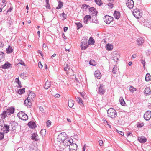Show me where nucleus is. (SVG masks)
<instances>
[{
  "instance_id": "obj_44",
  "label": "nucleus",
  "mask_w": 151,
  "mask_h": 151,
  "mask_svg": "<svg viewBox=\"0 0 151 151\" xmlns=\"http://www.w3.org/2000/svg\"><path fill=\"white\" fill-rule=\"evenodd\" d=\"M117 66L116 65H114V68L112 70V72L114 73L115 74L116 73V71L117 70Z\"/></svg>"
},
{
  "instance_id": "obj_63",
  "label": "nucleus",
  "mask_w": 151,
  "mask_h": 151,
  "mask_svg": "<svg viewBox=\"0 0 151 151\" xmlns=\"http://www.w3.org/2000/svg\"><path fill=\"white\" fill-rule=\"evenodd\" d=\"M68 29V28L67 27H64V29H63L64 31V32H66L67 30Z\"/></svg>"
},
{
  "instance_id": "obj_15",
  "label": "nucleus",
  "mask_w": 151,
  "mask_h": 151,
  "mask_svg": "<svg viewBox=\"0 0 151 151\" xmlns=\"http://www.w3.org/2000/svg\"><path fill=\"white\" fill-rule=\"evenodd\" d=\"M14 108L13 107H9L7 109L6 112L8 115L13 114L14 112Z\"/></svg>"
},
{
  "instance_id": "obj_41",
  "label": "nucleus",
  "mask_w": 151,
  "mask_h": 151,
  "mask_svg": "<svg viewBox=\"0 0 151 151\" xmlns=\"http://www.w3.org/2000/svg\"><path fill=\"white\" fill-rule=\"evenodd\" d=\"M144 124L142 123L138 122L137 123V126L138 127H141L144 125Z\"/></svg>"
},
{
  "instance_id": "obj_64",
  "label": "nucleus",
  "mask_w": 151,
  "mask_h": 151,
  "mask_svg": "<svg viewBox=\"0 0 151 151\" xmlns=\"http://www.w3.org/2000/svg\"><path fill=\"white\" fill-rule=\"evenodd\" d=\"M83 6H84V7H85L86 8H88L89 7V5L86 4H85Z\"/></svg>"
},
{
  "instance_id": "obj_57",
  "label": "nucleus",
  "mask_w": 151,
  "mask_h": 151,
  "mask_svg": "<svg viewBox=\"0 0 151 151\" xmlns=\"http://www.w3.org/2000/svg\"><path fill=\"white\" fill-rule=\"evenodd\" d=\"M17 83L18 85V88H21L22 87V86H21V83L20 81H19V82L18 83Z\"/></svg>"
},
{
  "instance_id": "obj_20",
  "label": "nucleus",
  "mask_w": 151,
  "mask_h": 151,
  "mask_svg": "<svg viewBox=\"0 0 151 151\" xmlns=\"http://www.w3.org/2000/svg\"><path fill=\"white\" fill-rule=\"evenodd\" d=\"M10 124H11V127L13 130H15L16 127L18 125V123L14 121H11Z\"/></svg>"
},
{
  "instance_id": "obj_22",
  "label": "nucleus",
  "mask_w": 151,
  "mask_h": 151,
  "mask_svg": "<svg viewBox=\"0 0 151 151\" xmlns=\"http://www.w3.org/2000/svg\"><path fill=\"white\" fill-rule=\"evenodd\" d=\"M28 125L29 127L31 128L32 129L35 128L36 126L35 122L31 121L29 122L28 123Z\"/></svg>"
},
{
  "instance_id": "obj_35",
  "label": "nucleus",
  "mask_w": 151,
  "mask_h": 151,
  "mask_svg": "<svg viewBox=\"0 0 151 151\" xmlns=\"http://www.w3.org/2000/svg\"><path fill=\"white\" fill-rule=\"evenodd\" d=\"M109 1H110V2H109L108 4V5L110 8L111 9L113 8V3L114 1V0H108Z\"/></svg>"
},
{
  "instance_id": "obj_39",
  "label": "nucleus",
  "mask_w": 151,
  "mask_h": 151,
  "mask_svg": "<svg viewBox=\"0 0 151 151\" xmlns=\"http://www.w3.org/2000/svg\"><path fill=\"white\" fill-rule=\"evenodd\" d=\"M25 92V88L20 89L19 90L18 93L20 94H22Z\"/></svg>"
},
{
  "instance_id": "obj_3",
  "label": "nucleus",
  "mask_w": 151,
  "mask_h": 151,
  "mask_svg": "<svg viewBox=\"0 0 151 151\" xmlns=\"http://www.w3.org/2000/svg\"><path fill=\"white\" fill-rule=\"evenodd\" d=\"M108 116L112 119L115 118L117 116V113L115 110L113 108H110L107 111Z\"/></svg>"
},
{
  "instance_id": "obj_18",
  "label": "nucleus",
  "mask_w": 151,
  "mask_h": 151,
  "mask_svg": "<svg viewBox=\"0 0 151 151\" xmlns=\"http://www.w3.org/2000/svg\"><path fill=\"white\" fill-rule=\"evenodd\" d=\"M31 139L35 141H37L39 139L38 135L37 133H34L32 134Z\"/></svg>"
},
{
  "instance_id": "obj_61",
  "label": "nucleus",
  "mask_w": 151,
  "mask_h": 151,
  "mask_svg": "<svg viewBox=\"0 0 151 151\" xmlns=\"http://www.w3.org/2000/svg\"><path fill=\"white\" fill-rule=\"evenodd\" d=\"M60 97V95L59 94H58V93L56 94L55 95V98H58Z\"/></svg>"
},
{
  "instance_id": "obj_47",
  "label": "nucleus",
  "mask_w": 151,
  "mask_h": 151,
  "mask_svg": "<svg viewBox=\"0 0 151 151\" xmlns=\"http://www.w3.org/2000/svg\"><path fill=\"white\" fill-rule=\"evenodd\" d=\"M64 69L65 71H68L69 70L68 66L67 64H66V66H65L64 68Z\"/></svg>"
},
{
  "instance_id": "obj_28",
  "label": "nucleus",
  "mask_w": 151,
  "mask_h": 151,
  "mask_svg": "<svg viewBox=\"0 0 151 151\" xmlns=\"http://www.w3.org/2000/svg\"><path fill=\"white\" fill-rule=\"evenodd\" d=\"M144 93L146 94H150L151 93L150 89L149 87H147L144 91Z\"/></svg>"
},
{
  "instance_id": "obj_38",
  "label": "nucleus",
  "mask_w": 151,
  "mask_h": 151,
  "mask_svg": "<svg viewBox=\"0 0 151 151\" xmlns=\"http://www.w3.org/2000/svg\"><path fill=\"white\" fill-rule=\"evenodd\" d=\"M40 134L42 137L45 136L46 133V130L45 129H42L40 131Z\"/></svg>"
},
{
  "instance_id": "obj_23",
  "label": "nucleus",
  "mask_w": 151,
  "mask_h": 151,
  "mask_svg": "<svg viewBox=\"0 0 151 151\" xmlns=\"http://www.w3.org/2000/svg\"><path fill=\"white\" fill-rule=\"evenodd\" d=\"M89 11L90 12H92V13L93 16L96 15L97 12L96 11V9L94 7L90 8L89 9Z\"/></svg>"
},
{
  "instance_id": "obj_43",
  "label": "nucleus",
  "mask_w": 151,
  "mask_h": 151,
  "mask_svg": "<svg viewBox=\"0 0 151 151\" xmlns=\"http://www.w3.org/2000/svg\"><path fill=\"white\" fill-rule=\"evenodd\" d=\"M101 74L99 70L96 71L94 73V76H101Z\"/></svg>"
},
{
  "instance_id": "obj_56",
  "label": "nucleus",
  "mask_w": 151,
  "mask_h": 151,
  "mask_svg": "<svg viewBox=\"0 0 151 151\" xmlns=\"http://www.w3.org/2000/svg\"><path fill=\"white\" fill-rule=\"evenodd\" d=\"M19 64H20L21 65H23V66H25V65L24 63V62L22 61V60H21V62H19L18 63Z\"/></svg>"
},
{
  "instance_id": "obj_48",
  "label": "nucleus",
  "mask_w": 151,
  "mask_h": 151,
  "mask_svg": "<svg viewBox=\"0 0 151 151\" xmlns=\"http://www.w3.org/2000/svg\"><path fill=\"white\" fill-rule=\"evenodd\" d=\"M77 25L78 28H81L82 27V24L80 23H78L77 24Z\"/></svg>"
},
{
  "instance_id": "obj_26",
  "label": "nucleus",
  "mask_w": 151,
  "mask_h": 151,
  "mask_svg": "<svg viewBox=\"0 0 151 151\" xmlns=\"http://www.w3.org/2000/svg\"><path fill=\"white\" fill-rule=\"evenodd\" d=\"M144 40L142 37L138 38L137 40V43L138 45H140L144 42Z\"/></svg>"
},
{
  "instance_id": "obj_31",
  "label": "nucleus",
  "mask_w": 151,
  "mask_h": 151,
  "mask_svg": "<svg viewBox=\"0 0 151 151\" xmlns=\"http://www.w3.org/2000/svg\"><path fill=\"white\" fill-rule=\"evenodd\" d=\"M13 50L12 47L10 46H9L8 48H6V51L7 53H11L13 52Z\"/></svg>"
},
{
  "instance_id": "obj_13",
  "label": "nucleus",
  "mask_w": 151,
  "mask_h": 151,
  "mask_svg": "<svg viewBox=\"0 0 151 151\" xmlns=\"http://www.w3.org/2000/svg\"><path fill=\"white\" fill-rule=\"evenodd\" d=\"M77 148V145L74 143H72L69 147L70 151H76Z\"/></svg>"
},
{
  "instance_id": "obj_4",
  "label": "nucleus",
  "mask_w": 151,
  "mask_h": 151,
  "mask_svg": "<svg viewBox=\"0 0 151 151\" xmlns=\"http://www.w3.org/2000/svg\"><path fill=\"white\" fill-rule=\"evenodd\" d=\"M67 135L65 132H62L59 134L57 138V141L60 142H62L67 139Z\"/></svg>"
},
{
  "instance_id": "obj_6",
  "label": "nucleus",
  "mask_w": 151,
  "mask_h": 151,
  "mask_svg": "<svg viewBox=\"0 0 151 151\" xmlns=\"http://www.w3.org/2000/svg\"><path fill=\"white\" fill-rule=\"evenodd\" d=\"M17 116L22 120H26L28 119V116L27 114L22 111L18 113L17 114Z\"/></svg>"
},
{
  "instance_id": "obj_42",
  "label": "nucleus",
  "mask_w": 151,
  "mask_h": 151,
  "mask_svg": "<svg viewBox=\"0 0 151 151\" xmlns=\"http://www.w3.org/2000/svg\"><path fill=\"white\" fill-rule=\"evenodd\" d=\"M6 1V0H2V2L3 4H1V12L2 10V7H4L6 5V4L5 3Z\"/></svg>"
},
{
  "instance_id": "obj_21",
  "label": "nucleus",
  "mask_w": 151,
  "mask_h": 151,
  "mask_svg": "<svg viewBox=\"0 0 151 151\" xmlns=\"http://www.w3.org/2000/svg\"><path fill=\"white\" fill-rule=\"evenodd\" d=\"M138 140L141 143H144L146 142L147 139L144 137L141 136L138 137Z\"/></svg>"
},
{
  "instance_id": "obj_1",
  "label": "nucleus",
  "mask_w": 151,
  "mask_h": 151,
  "mask_svg": "<svg viewBox=\"0 0 151 151\" xmlns=\"http://www.w3.org/2000/svg\"><path fill=\"white\" fill-rule=\"evenodd\" d=\"M29 93L28 95V97L24 101V104L28 107H30L32 105V103L30 101L35 97L36 95L33 92L30 91H29Z\"/></svg>"
},
{
  "instance_id": "obj_55",
  "label": "nucleus",
  "mask_w": 151,
  "mask_h": 151,
  "mask_svg": "<svg viewBox=\"0 0 151 151\" xmlns=\"http://www.w3.org/2000/svg\"><path fill=\"white\" fill-rule=\"evenodd\" d=\"M38 66L40 68H41L42 67V65L41 63L40 62L38 63Z\"/></svg>"
},
{
  "instance_id": "obj_29",
  "label": "nucleus",
  "mask_w": 151,
  "mask_h": 151,
  "mask_svg": "<svg viewBox=\"0 0 151 151\" xmlns=\"http://www.w3.org/2000/svg\"><path fill=\"white\" fill-rule=\"evenodd\" d=\"M50 82L47 81L45 82L44 86V88L46 89H47L50 87Z\"/></svg>"
},
{
  "instance_id": "obj_25",
  "label": "nucleus",
  "mask_w": 151,
  "mask_h": 151,
  "mask_svg": "<svg viewBox=\"0 0 151 151\" xmlns=\"http://www.w3.org/2000/svg\"><path fill=\"white\" fill-rule=\"evenodd\" d=\"M91 17L89 15H86L84 18V22L86 24L89 19H91Z\"/></svg>"
},
{
  "instance_id": "obj_9",
  "label": "nucleus",
  "mask_w": 151,
  "mask_h": 151,
  "mask_svg": "<svg viewBox=\"0 0 151 151\" xmlns=\"http://www.w3.org/2000/svg\"><path fill=\"white\" fill-rule=\"evenodd\" d=\"M104 20L107 24H109L113 21V18L111 16L106 15L104 17Z\"/></svg>"
},
{
  "instance_id": "obj_17",
  "label": "nucleus",
  "mask_w": 151,
  "mask_h": 151,
  "mask_svg": "<svg viewBox=\"0 0 151 151\" xmlns=\"http://www.w3.org/2000/svg\"><path fill=\"white\" fill-rule=\"evenodd\" d=\"M120 56L119 54L116 53L114 54L112 57L113 60L116 62H117V61L119 60V58H120Z\"/></svg>"
},
{
  "instance_id": "obj_12",
  "label": "nucleus",
  "mask_w": 151,
  "mask_h": 151,
  "mask_svg": "<svg viewBox=\"0 0 151 151\" xmlns=\"http://www.w3.org/2000/svg\"><path fill=\"white\" fill-rule=\"evenodd\" d=\"M127 6L129 9H132L134 6V4L132 0H127L126 3Z\"/></svg>"
},
{
  "instance_id": "obj_60",
  "label": "nucleus",
  "mask_w": 151,
  "mask_h": 151,
  "mask_svg": "<svg viewBox=\"0 0 151 151\" xmlns=\"http://www.w3.org/2000/svg\"><path fill=\"white\" fill-rule=\"evenodd\" d=\"M38 53L40 54V55L42 56V57H43V54H42V51H41L40 50H38Z\"/></svg>"
},
{
  "instance_id": "obj_5",
  "label": "nucleus",
  "mask_w": 151,
  "mask_h": 151,
  "mask_svg": "<svg viewBox=\"0 0 151 151\" xmlns=\"http://www.w3.org/2000/svg\"><path fill=\"white\" fill-rule=\"evenodd\" d=\"M133 14L136 18H139L142 16V13L139 11L138 9H136L134 10L133 12Z\"/></svg>"
},
{
  "instance_id": "obj_62",
  "label": "nucleus",
  "mask_w": 151,
  "mask_h": 151,
  "mask_svg": "<svg viewBox=\"0 0 151 151\" xmlns=\"http://www.w3.org/2000/svg\"><path fill=\"white\" fill-rule=\"evenodd\" d=\"M86 149V144L84 145L83 147L82 148V150L83 151H85Z\"/></svg>"
},
{
  "instance_id": "obj_37",
  "label": "nucleus",
  "mask_w": 151,
  "mask_h": 151,
  "mask_svg": "<svg viewBox=\"0 0 151 151\" xmlns=\"http://www.w3.org/2000/svg\"><path fill=\"white\" fill-rule=\"evenodd\" d=\"M89 64L92 66H95L96 65V63L93 60H91L89 61Z\"/></svg>"
},
{
  "instance_id": "obj_11",
  "label": "nucleus",
  "mask_w": 151,
  "mask_h": 151,
  "mask_svg": "<svg viewBox=\"0 0 151 151\" xmlns=\"http://www.w3.org/2000/svg\"><path fill=\"white\" fill-rule=\"evenodd\" d=\"M151 117V111H147L144 114V118L147 121L149 120Z\"/></svg>"
},
{
  "instance_id": "obj_53",
  "label": "nucleus",
  "mask_w": 151,
  "mask_h": 151,
  "mask_svg": "<svg viewBox=\"0 0 151 151\" xmlns=\"http://www.w3.org/2000/svg\"><path fill=\"white\" fill-rule=\"evenodd\" d=\"M99 145L100 146H101L102 145V144L103 143V141L102 140H99Z\"/></svg>"
},
{
  "instance_id": "obj_45",
  "label": "nucleus",
  "mask_w": 151,
  "mask_h": 151,
  "mask_svg": "<svg viewBox=\"0 0 151 151\" xmlns=\"http://www.w3.org/2000/svg\"><path fill=\"white\" fill-rule=\"evenodd\" d=\"M46 124L47 127H49L51 124V121L49 120H48L46 122Z\"/></svg>"
},
{
  "instance_id": "obj_59",
  "label": "nucleus",
  "mask_w": 151,
  "mask_h": 151,
  "mask_svg": "<svg viewBox=\"0 0 151 151\" xmlns=\"http://www.w3.org/2000/svg\"><path fill=\"white\" fill-rule=\"evenodd\" d=\"M19 81H20L19 80L18 78H17L15 79V82H16V83H17Z\"/></svg>"
},
{
  "instance_id": "obj_36",
  "label": "nucleus",
  "mask_w": 151,
  "mask_h": 151,
  "mask_svg": "<svg viewBox=\"0 0 151 151\" xmlns=\"http://www.w3.org/2000/svg\"><path fill=\"white\" fill-rule=\"evenodd\" d=\"M129 89L131 92L133 93L136 90V88H134L133 86H130L129 87Z\"/></svg>"
},
{
  "instance_id": "obj_49",
  "label": "nucleus",
  "mask_w": 151,
  "mask_h": 151,
  "mask_svg": "<svg viewBox=\"0 0 151 151\" xmlns=\"http://www.w3.org/2000/svg\"><path fill=\"white\" fill-rule=\"evenodd\" d=\"M4 134L3 132H1V140H2L4 138Z\"/></svg>"
},
{
  "instance_id": "obj_30",
  "label": "nucleus",
  "mask_w": 151,
  "mask_h": 151,
  "mask_svg": "<svg viewBox=\"0 0 151 151\" xmlns=\"http://www.w3.org/2000/svg\"><path fill=\"white\" fill-rule=\"evenodd\" d=\"M106 48L108 50H111L113 48V46L111 44H108L106 45Z\"/></svg>"
},
{
  "instance_id": "obj_40",
  "label": "nucleus",
  "mask_w": 151,
  "mask_h": 151,
  "mask_svg": "<svg viewBox=\"0 0 151 151\" xmlns=\"http://www.w3.org/2000/svg\"><path fill=\"white\" fill-rule=\"evenodd\" d=\"M76 100L80 104H83V101L81 98L79 97H77L76 98Z\"/></svg>"
},
{
  "instance_id": "obj_7",
  "label": "nucleus",
  "mask_w": 151,
  "mask_h": 151,
  "mask_svg": "<svg viewBox=\"0 0 151 151\" xmlns=\"http://www.w3.org/2000/svg\"><path fill=\"white\" fill-rule=\"evenodd\" d=\"M3 123V124L1 125V126L3 127L1 129V130L3 133H7L9 131V126L5 124L4 122Z\"/></svg>"
},
{
  "instance_id": "obj_51",
  "label": "nucleus",
  "mask_w": 151,
  "mask_h": 151,
  "mask_svg": "<svg viewBox=\"0 0 151 151\" xmlns=\"http://www.w3.org/2000/svg\"><path fill=\"white\" fill-rule=\"evenodd\" d=\"M62 16L65 19H66L67 15L64 12L62 13Z\"/></svg>"
},
{
  "instance_id": "obj_2",
  "label": "nucleus",
  "mask_w": 151,
  "mask_h": 151,
  "mask_svg": "<svg viewBox=\"0 0 151 151\" xmlns=\"http://www.w3.org/2000/svg\"><path fill=\"white\" fill-rule=\"evenodd\" d=\"M88 38L87 37H84L82 40L80 45V47L82 50H85L88 47L89 43L87 40Z\"/></svg>"
},
{
  "instance_id": "obj_16",
  "label": "nucleus",
  "mask_w": 151,
  "mask_h": 151,
  "mask_svg": "<svg viewBox=\"0 0 151 151\" xmlns=\"http://www.w3.org/2000/svg\"><path fill=\"white\" fill-rule=\"evenodd\" d=\"M145 26L151 28V20L149 19L145 20L144 22Z\"/></svg>"
},
{
  "instance_id": "obj_52",
  "label": "nucleus",
  "mask_w": 151,
  "mask_h": 151,
  "mask_svg": "<svg viewBox=\"0 0 151 151\" xmlns=\"http://www.w3.org/2000/svg\"><path fill=\"white\" fill-rule=\"evenodd\" d=\"M39 109L40 111L42 113L44 112V110L43 108L41 106H39Z\"/></svg>"
},
{
  "instance_id": "obj_14",
  "label": "nucleus",
  "mask_w": 151,
  "mask_h": 151,
  "mask_svg": "<svg viewBox=\"0 0 151 151\" xmlns=\"http://www.w3.org/2000/svg\"><path fill=\"white\" fill-rule=\"evenodd\" d=\"M7 115L8 114L6 111H3L2 113L1 114V122L2 121L4 123V120H5V119L7 116Z\"/></svg>"
},
{
  "instance_id": "obj_33",
  "label": "nucleus",
  "mask_w": 151,
  "mask_h": 151,
  "mask_svg": "<svg viewBox=\"0 0 151 151\" xmlns=\"http://www.w3.org/2000/svg\"><path fill=\"white\" fill-rule=\"evenodd\" d=\"M96 4L99 6L102 5L103 4L102 1L101 0H94Z\"/></svg>"
},
{
  "instance_id": "obj_32",
  "label": "nucleus",
  "mask_w": 151,
  "mask_h": 151,
  "mask_svg": "<svg viewBox=\"0 0 151 151\" xmlns=\"http://www.w3.org/2000/svg\"><path fill=\"white\" fill-rule=\"evenodd\" d=\"M119 101L120 104L122 106H124L125 104V103L124 101L123 97H120L119 99Z\"/></svg>"
},
{
  "instance_id": "obj_46",
  "label": "nucleus",
  "mask_w": 151,
  "mask_h": 151,
  "mask_svg": "<svg viewBox=\"0 0 151 151\" xmlns=\"http://www.w3.org/2000/svg\"><path fill=\"white\" fill-rule=\"evenodd\" d=\"M151 76H145V80L147 81H148L150 80Z\"/></svg>"
},
{
  "instance_id": "obj_27",
  "label": "nucleus",
  "mask_w": 151,
  "mask_h": 151,
  "mask_svg": "<svg viewBox=\"0 0 151 151\" xmlns=\"http://www.w3.org/2000/svg\"><path fill=\"white\" fill-rule=\"evenodd\" d=\"M74 101L72 100H69L68 102V106L70 108H72L74 105Z\"/></svg>"
},
{
  "instance_id": "obj_50",
  "label": "nucleus",
  "mask_w": 151,
  "mask_h": 151,
  "mask_svg": "<svg viewBox=\"0 0 151 151\" xmlns=\"http://www.w3.org/2000/svg\"><path fill=\"white\" fill-rule=\"evenodd\" d=\"M117 132L120 135H121L122 136H124V133L123 132H122L121 131H119L118 130H117Z\"/></svg>"
},
{
  "instance_id": "obj_24",
  "label": "nucleus",
  "mask_w": 151,
  "mask_h": 151,
  "mask_svg": "<svg viewBox=\"0 0 151 151\" xmlns=\"http://www.w3.org/2000/svg\"><path fill=\"white\" fill-rule=\"evenodd\" d=\"M114 16L115 18L118 19L120 17V13L119 12L115 11L114 12Z\"/></svg>"
},
{
  "instance_id": "obj_8",
  "label": "nucleus",
  "mask_w": 151,
  "mask_h": 151,
  "mask_svg": "<svg viewBox=\"0 0 151 151\" xmlns=\"http://www.w3.org/2000/svg\"><path fill=\"white\" fill-rule=\"evenodd\" d=\"M73 143V139L69 138H67L62 142L63 144L66 146H70Z\"/></svg>"
},
{
  "instance_id": "obj_19",
  "label": "nucleus",
  "mask_w": 151,
  "mask_h": 151,
  "mask_svg": "<svg viewBox=\"0 0 151 151\" xmlns=\"http://www.w3.org/2000/svg\"><path fill=\"white\" fill-rule=\"evenodd\" d=\"M12 65L10 63L6 62L3 65H2V68L3 69H8Z\"/></svg>"
},
{
  "instance_id": "obj_54",
  "label": "nucleus",
  "mask_w": 151,
  "mask_h": 151,
  "mask_svg": "<svg viewBox=\"0 0 151 151\" xmlns=\"http://www.w3.org/2000/svg\"><path fill=\"white\" fill-rule=\"evenodd\" d=\"M141 63L143 64V67H145V61L143 60H141Z\"/></svg>"
},
{
  "instance_id": "obj_10",
  "label": "nucleus",
  "mask_w": 151,
  "mask_h": 151,
  "mask_svg": "<svg viewBox=\"0 0 151 151\" xmlns=\"http://www.w3.org/2000/svg\"><path fill=\"white\" fill-rule=\"evenodd\" d=\"M105 91V86L103 84H100L99 88L98 93L101 95H103L104 94Z\"/></svg>"
},
{
  "instance_id": "obj_58",
  "label": "nucleus",
  "mask_w": 151,
  "mask_h": 151,
  "mask_svg": "<svg viewBox=\"0 0 151 151\" xmlns=\"http://www.w3.org/2000/svg\"><path fill=\"white\" fill-rule=\"evenodd\" d=\"M104 124H105V123H107V125H109V128H111V125H109V124H108V122H107V121L105 120H104Z\"/></svg>"
},
{
  "instance_id": "obj_34",
  "label": "nucleus",
  "mask_w": 151,
  "mask_h": 151,
  "mask_svg": "<svg viewBox=\"0 0 151 151\" xmlns=\"http://www.w3.org/2000/svg\"><path fill=\"white\" fill-rule=\"evenodd\" d=\"M63 5V2L59 1L58 6L56 8V9H60L62 7Z\"/></svg>"
}]
</instances>
